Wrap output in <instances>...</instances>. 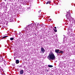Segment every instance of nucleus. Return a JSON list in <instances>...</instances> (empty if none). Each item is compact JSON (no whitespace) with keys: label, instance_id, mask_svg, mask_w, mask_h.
Returning <instances> with one entry per match:
<instances>
[{"label":"nucleus","instance_id":"obj_1","mask_svg":"<svg viewBox=\"0 0 75 75\" xmlns=\"http://www.w3.org/2000/svg\"><path fill=\"white\" fill-rule=\"evenodd\" d=\"M47 58L49 60H54V59H55L56 57L54 53H49Z\"/></svg>","mask_w":75,"mask_h":75},{"label":"nucleus","instance_id":"obj_2","mask_svg":"<svg viewBox=\"0 0 75 75\" xmlns=\"http://www.w3.org/2000/svg\"><path fill=\"white\" fill-rule=\"evenodd\" d=\"M66 17L67 18H68L69 21L71 23V21H72V23H75V20H74V19L73 18L71 17V16L69 15V14H67L66 15Z\"/></svg>","mask_w":75,"mask_h":75},{"label":"nucleus","instance_id":"obj_3","mask_svg":"<svg viewBox=\"0 0 75 75\" xmlns=\"http://www.w3.org/2000/svg\"><path fill=\"white\" fill-rule=\"evenodd\" d=\"M33 25V24L29 25L25 28V31H26L27 33H30V32L31 31V28H32Z\"/></svg>","mask_w":75,"mask_h":75},{"label":"nucleus","instance_id":"obj_4","mask_svg":"<svg viewBox=\"0 0 75 75\" xmlns=\"http://www.w3.org/2000/svg\"><path fill=\"white\" fill-rule=\"evenodd\" d=\"M2 8H5L6 6H5V3L3 2L1 4Z\"/></svg>","mask_w":75,"mask_h":75},{"label":"nucleus","instance_id":"obj_5","mask_svg":"<svg viewBox=\"0 0 75 75\" xmlns=\"http://www.w3.org/2000/svg\"><path fill=\"white\" fill-rule=\"evenodd\" d=\"M41 53H42V54H44V52H45V49H44V48L42 47L41 48Z\"/></svg>","mask_w":75,"mask_h":75},{"label":"nucleus","instance_id":"obj_6","mask_svg":"<svg viewBox=\"0 0 75 75\" xmlns=\"http://www.w3.org/2000/svg\"><path fill=\"white\" fill-rule=\"evenodd\" d=\"M3 61H4V59L2 57H0V62H2Z\"/></svg>","mask_w":75,"mask_h":75},{"label":"nucleus","instance_id":"obj_7","mask_svg":"<svg viewBox=\"0 0 75 75\" xmlns=\"http://www.w3.org/2000/svg\"><path fill=\"white\" fill-rule=\"evenodd\" d=\"M24 73V71L22 69L20 71V74H23Z\"/></svg>","mask_w":75,"mask_h":75},{"label":"nucleus","instance_id":"obj_8","mask_svg":"<svg viewBox=\"0 0 75 75\" xmlns=\"http://www.w3.org/2000/svg\"><path fill=\"white\" fill-rule=\"evenodd\" d=\"M55 52L57 53V54H58V52H59V49H56L55 50Z\"/></svg>","mask_w":75,"mask_h":75},{"label":"nucleus","instance_id":"obj_9","mask_svg":"<svg viewBox=\"0 0 75 75\" xmlns=\"http://www.w3.org/2000/svg\"><path fill=\"white\" fill-rule=\"evenodd\" d=\"M31 24H33V25L32 26V28H33V26L34 27V28H35V27H36V24H33V23H32Z\"/></svg>","mask_w":75,"mask_h":75},{"label":"nucleus","instance_id":"obj_10","mask_svg":"<svg viewBox=\"0 0 75 75\" xmlns=\"http://www.w3.org/2000/svg\"><path fill=\"white\" fill-rule=\"evenodd\" d=\"M51 1H47L46 3V4H50V3H51Z\"/></svg>","mask_w":75,"mask_h":75},{"label":"nucleus","instance_id":"obj_11","mask_svg":"<svg viewBox=\"0 0 75 75\" xmlns=\"http://www.w3.org/2000/svg\"><path fill=\"white\" fill-rule=\"evenodd\" d=\"M16 64H18L19 63V60H17L16 61Z\"/></svg>","mask_w":75,"mask_h":75},{"label":"nucleus","instance_id":"obj_12","mask_svg":"<svg viewBox=\"0 0 75 75\" xmlns=\"http://www.w3.org/2000/svg\"><path fill=\"white\" fill-rule=\"evenodd\" d=\"M3 62L4 64L5 65H6V64H7V62L5 61L4 60V61H3Z\"/></svg>","mask_w":75,"mask_h":75},{"label":"nucleus","instance_id":"obj_13","mask_svg":"<svg viewBox=\"0 0 75 75\" xmlns=\"http://www.w3.org/2000/svg\"><path fill=\"white\" fill-rule=\"evenodd\" d=\"M48 67H49V68H52V67H53V66L48 65Z\"/></svg>","mask_w":75,"mask_h":75},{"label":"nucleus","instance_id":"obj_14","mask_svg":"<svg viewBox=\"0 0 75 75\" xmlns=\"http://www.w3.org/2000/svg\"><path fill=\"white\" fill-rule=\"evenodd\" d=\"M23 4L24 6H25L26 5V2H25V1H24L23 2Z\"/></svg>","mask_w":75,"mask_h":75},{"label":"nucleus","instance_id":"obj_15","mask_svg":"<svg viewBox=\"0 0 75 75\" xmlns=\"http://www.w3.org/2000/svg\"><path fill=\"white\" fill-rule=\"evenodd\" d=\"M59 53H62V54H63L64 53V51H61L59 52Z\"/></svg>","mask_w":75,"mask_h":75},{"label":"nucleus","instance_id":"obj_16","mask_svg":"<svg viewBox=\"0 0 75 75\" xmlns=\"http://www.w3.org/2000/svg\"><path fill=\"white\" fill-rule=\"evenodd\" d=\"M8 36H5L3 37L2 39H4V38H6V37H7Z\"/></svg>","mask_w":75,"mask_h":75},{"label":"nucleus","instance_id":"obj_17","mask_svg":"<svg viewBox=\"0 0 75 75\" xmlns=\"http://www.w3.org/2000/svg\"><path fill=\"white\" fill-rule=\"evenodd\" d=\"M54 30L55 32H57V29H54Z\"/></svg>","mask_w":75,"mask_h":75},{"label":"nucleus","instance_id":"obj_18","mask_svg":"<svg viewBox=\"0 0 75 75\" xmlns=\"http://www.w3.org/2000/svg\"><path fill=\"white\" fill-rule=\"evenodd\" d=\"M10 40H14V38H11Z\"/></svg>","mask_w":75,"mask_h":75},{"label":"nucleus","instance_id":"obj_19","mask_svg":"<svg viewBox=\"0 0 75 75\" xmlns=\"http://www.w3.org/2000/svg\"><path fill=\"white\" fill-rule=\"evenodd\" d=\"M73 37H74V38H75V34H73Z\"/></svg>","mask_w":75,"mask_h":75},{"label":"nucleus","instance_id":"obj_20","mask_svg":"<svg viewBox=\"0 0 75 75\" xmlns=\"http://www.w3.org/2000/svg\"><path fill=\"white\" fill-rule=\"evenodd\" d=\"M48 20H49V21H51V19H49Z\"/></svg>","mask_w":75,"mask_h":75},{"label":"nucleus","instance_id":"obj_21","mask_svg":"<svg viewBox=\"0 0 75 75\" xmlns=\"http://www.w3.org/2000/svg\"><path fill=\"white\" fill-rule=\"evenodd\" d=\"M2 23V21H0V23Z\"/></svg>","mask_w":75,"mask_h":75},{"label":"nucleus","instance_id":"obj_22","mask_svg":"<svg viewBox=\"0 0 75 75\" xmlns=\"http://www.w3.org/2000/svg\"><path fill=\"white\" fill-rule=\"evenodd\" d=\"M47 72H48V71H49V69H47Z\"/></svg>","mask_w":75,"mask_h":75},{"label":"nucleus","instance_id":"obj_23","mask_svg":"<svg viewBox=\"0 0 75 75\" xmlns=\"http://www.w3.org/2000/svg\"><path fill=\"white\" fill-rule=\"evenodd\" d=\"M54 28H55V29H57V27H54Z\"/></svg>","mask_w":75,"mask_h":75},{"label":"nucleus","instance_id":"obj_24","mask_svg":"<svg viewBox=\"0 0 75 75\" xmlns=\"http://www.w3.org/2000/svg\"><path fill=\"white\" fill-rule=\"evenodd\" d=\"M38 12H39V13H40V11H39Z\"/></svg>","mask_w":75,"mask_h":75},{"label":"nucleus","instance_id":"obj_25","mask_svg":"<svg viewBox=\"0 0 75 75\" xmlns=\"http://www.w3.org/2000/svg\"><path fill=\"white\" fill-rule=\"evenodd\" d=\"M41 11H40V12Z\"/></svg>","mask_w":75,"mask_h":75},{"label":"nucleus","instance_id":"obj_26","mask_svg":"<svg viewBox=\"0 0 75 75\" xmlns=\"http://www.w3.org/2000/svg\"><path fill=\"white\" fill-rule=\"evenodd\" d=\"M5 0V1H6V0Z\"/></svg>","mask_w":75,"mask_h":75},{"label":"nucleus","instance_id":"obj_27","mask_svg":"<svg viewBox=\"0 0 75 75\" xmlns=\"http://www.w3.org/2000/svg\"><path fill=\"white\" fill-rule=\"evenodd\" d=\"M69 11H70V10Z\"/></svg>","mask_w":75,"mask_h":75}]
</instances>
